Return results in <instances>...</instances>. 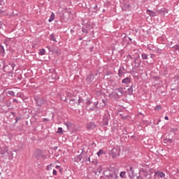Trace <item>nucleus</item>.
I'll return each instance as SVG.
<instances>
[{"instance_id": "0eeeda50", "label": "nucleus", "mask_w": 179, "mask_h": 179, "mask_svg": "<svg viewBox=\"0 0 179 179\" xmlns=\"http://www.w3.org/2000/svg\"><path fill=\"white\" fill-rule=\"evenodd\" d=\"M117 178H120V177L117 176L116 173H112L109 175L106 179H117Z\"/></svg>"}, {"instance_id": "20e7f679", "label": "nucleus", "mask_w": 179, "mask_h": 179, "mask_svg": "<svg viewBox=\"0 0 179 179\" xmlns=\"http://www.w3.org/2000/svg\"><path fill=\"white\" fill-rule=\"evenodd\" d=\"M8 147L3 146L0 147V155H5V153H8Z\"/></svg>"}, {"instance_id": "a19ab883", "label": "nucleus", "mask_w": 179, "mask_h": 179, "mask_svg": "<svg viewBox=\"0 0 179 179\" xmlns=\"http://www.w3.org/2000/svg\"><path fill=\"white\" fill-rule=\"evenodd\" d=\"M129 58H131V59H132V56L129 55Z\"/></svg>"}, {"instance_id": "b1692460", "label": "nucleus", "mask_w": 179, "mask_h": 179, "mask_svg": "<svg viewBox=\"0 0 179 179\" xmlns=\"http://www.w3.org/2000/svg\"><path fill=\"white\" fill-rule=\"evenodd\" d=\"M62 127H58L57 134H62Z\"/></svg>"}, {"instance_id": "c85d7f7f", "label": "nucleus", "mask_w": 179, "mask_h": 179, "mask_svg": "<svg viewBox=\"0 0 179 179\" xmlns=\"http://www.w3.org/2000/svg\"><path fill=\"white\" fill-rule=\"evenodd\" d=\"M134 87V85H131L130 88L128 89L129 92H134V90L132 89Z\"/></svg>"}, {"instance_id": "393cba45", "label": "nucleus", "mask_w": 179, "mask_h": 179, "mask_svg": "<svg viewBox=\"0 0 179 179\" xmlns=\"http://www.w3.org/2000/svg\"><path fill=\"white\" fill-rule=\"evenodd\" d=\"M82 31L83 33H85V34H87L89 33L86 28H83Z\"/></svg>"}, {"instance_id": "ddd939ff", "label": "nucleus", "mask_w": 179, "mask_h": 179, "mask_svg": "<svg viewBox=\"0 0 179 179\" xmlns=\"http://www.w3.org/2000/svg\"><path fill=\"white\" fill-rule=\"evenodd\" d=\"M54 19H55V15L54 14V13H52L50 17L48 20V22H50V23H51V22H52L54 20Z\"/></svg>"}, {"instance_id": "c9c22d12", "label": "nucleus", "mask_w": 179, "mask_h": 179, "mask_svg": "<svg viewBox=\"0 0 179 179\" xmlns=\"http://www.w3.org/2000/svg\"><path fill=\"white\" fill-rule=\"evenodd\" d=\"M164 120H166L167 121H169V116H165Z\"/></svg>"}, {"instance_id": "dca6fc26", "label": "nucleus", "mask_w": 179, "mask_h": 179, "mask_svg": "<svg viewBox=\"0 0 179 179\" xmlns=\"http://www.w3.org/2000/svg\"><path fill=\"white\" fill-rule=\"evenodd\" d=\"M124 70L120 69L118 71V76L121 78L124 75Z\"/></svg>"}, {"instance_id": "a878e982", "label": "nucleus", "mask_w": 179, "mask_h": 179, "mask_svg": "<svg viewBox=\"0 0 179 179\" xmlns=\"http://www.w3.org/2000/svg\"><path fill=\"white\" fill-rule=\"evenodd\" d=\"M135 64H140L139 57H136L134 60Z\"/></svg>"}, {"instance_id": "2f4dec72", "label": "nucleus", "mask_w": 179, "mask_h": 179, "mask_svg": "<svg viewBox=\"0 0 179 179\" xmlns=\"http://www.w3.org/2000/svg\"><path fill=\"white\" fill-rule=\"evenodd\" d=\"M21 120V118H20V117H17L15 118L16 122H17V121H19V120Z\"/></svg>"}, {"instance_id": "09e8293b", "label": "nucleus", "mask_w": 179, "mask_h": 179, "mask_svg": "<svg viewBox=\"0 0 179 179\" xmlns=\"http://www.w3.org/2000/svg\"><path fill=\"white\" fill-rule=\"evenodd\" d=\"M129 40L131 41H132V39L131 38H129Z\"/></svg>"}, {"instance_id": "a18cd8bd", "label": "nucleus", "mask_w": 179, "mask_h": 179, "mask_svg": "<svg viewBox=\"0 0 179 179\" xmlns=\"http://www.w3.org/2000/svg\"><path fill=\"white\" fill-rule=\"evenodd\" d=\"M95 104H96V105L99 104V102H95Z\"/></svg>"}, {"instance_id": "5701e85b", "label": "nucleus", "mask_w": 179, "mask_h": 179, "mask_svg": "<svg viewBox=\"0 0 179 179\" xmlns=\"http://www.w3.org/2000/svg\"><path fill=\"white\" fill-rule=\"evenodd\" d=\"M91 103H92V101H90V99H89V98H87V101H86L87 106H90Z\"/></svg>"}, {"instance_id": "7c9ffc66", "label": "nucleus", "mask_w": 179, "mask_h": 179, "mask_svg": "<svg viewBox=\"0 0 179 179\" xmlns=\"http://www.w3.org/2000/svg\"><path fill=\"white\" fill-rule=\"evenodd\" d=\"M136 179H143V176L140 175V176L136 177Z\"/></svg>"}, {"instance_id": "1a4fd4ad", "label": "nucleus", "mask_w": 179, "mask_h": 179, "mask_svg": "<svg viewBox=\"0 0 179 179\" xmlns=\"http://www.w3.org/2000/svg\"><path fill=\"white\" fill-rule=\"evenodd\" d=\"M127 172L129 173V174H131V176H134L135 171H134V168L132 166H129L127 169Z\"/></svg>"}, {"instance_id": "cd10ccee", "label": "nucleus", "mask_w": 179, "mask_h": 179, "mask_svg": "<svg viewBox=\"0 0 179 179\" xmlns=\"http://www.w3.org/2000/svg\"><path fill=\"white\" fill-rule=\"evenodd\" d=\"M0 5L1 6H3V5H5V1L3 0H0Z\"/></svg>"}, {"instance_id": "aec40b11", "label": "nucleus", "mask_w": 179, "mask_h": 179, "mask_svg": "<svg viewBox=\"0 0 179 179\" xmlns=\"http://www.w3.org/2000/svg\"><path fill=\"white\" fill-rule=\"evenodd\" d=\"M8 94H9V96H15V92H13L12 90H9V91H8Z\"/></svg>"}, {"instance_id": "ea45409f", "label": "nucleus", "mask_w": 179, "mask_h": 179, "mask_svg": "<svg viewBox=\"0 0 179 179\" xmlns=\"http://www.w3.org/2000/svg\"><path fill=\"white\" fill-rule=\"evenodd\" d=\"M169 142H173V140L169 139Z\"/></svg>"}, {"instance_id": "f03ea898", "label": "nucleus", "mask_w": 179, "mask_h": 179, "mask_svg": "<svg viewBox=\"0 0 179 179\" xmlns=\"http://www.w3.org/2000/svg\"><path fill=\"white\" fill-rule=\"evenodd\" d=\"M34 100L38 107H41L45 103V101L40 97H35Z\"/></svg>"}, {"instance_id": "3c124183", "label": "nucleus", "mask_w": 179, "mask_h": 179, "mask_svg": "<svg viewBox=\"0 0 179 179\" xmlns=\"http://www.w3.org/2000/svg\"><path fill=\"white\" fill-rule=\"evenodd\" d=\"M117 179H119V178H117Z\"/></svg>"}, {"instance_id": "79ce46f5", "label": "nucleus", "mask_w": 179, "mask_h": 179, "mask_svg": "<svg viewBox=\"0 0 179 179\" xmlns=\"http://www.w3.org/2000/svg\"><path fill=\"white\" fill-rule=\"evenodd\" d=\"M106 125H108V122H105Z\"/></svg>"}, {"instance_id": "4c0bfd02", "label": "nucleus", "mask_w": 179, "mask_h": 179, "mask_svg": "<svg viewBox=\"0 0 179 179\" xmlns=\"http://www.w3.org/2000/svg\"><path fill=\"white\" fill-rule=\"evenodd\" d=\"M0 29H2V22H0Z\"/></svg>"}, {"instance_id": "7ed1b4c3", "label": "nucleus", "mask_w": 179, "mask_h": 179, "mask_svg": "<svg viewBox=\"0 0 179 179\" xmlns=\"http://www.w3.org/2000/svg\"><path fill=\"white\" fill-rule=\"evenodd\" d=\"M84 152L85 150H83L82 152L74 158V162H76V163H79V162H81L83 159L82 155H83Z\"/></svg>"}, {"instance_id": "8fccbe9b", "label": "nucleus", "mask_w": 179, "mask_h": 179, "mask_svg": "<svg viewBox=\"0 0 179 179\" xmlns=\"http://www.w3.org/2000/svg\"><path fill=\"white\" fill-rule=\"evenodd\" d=\"M0 68H1V64H0Z\"/></svg>"}, {"instance_id": "9b49d317", "label": "nucleus", "mask_w": 179, "mask_h": 179, "mask_svg": "<svg viewBox=\"0 0 179 179\" xmlns=\"http://www.w3.org/2000/svg\"><path fill=\"white\" fill-rule=\"evenodd\" d=\"M147 13L152 17H155V16H156V13L150 10H147Z\"/></svg>"}, {"instance_id": "58836bf2", "label": "nucleus", "mask_w": 179, "mask_h": 179, "mask_svg": "<svg viewBox=\"0 0 179 179\" xmlns=\"http://www.w3.org/2000/svg\"><path fill=\"white\" fill-rule=\"evenodd\" d=\"M94 9H97V5L94 7Z\"/></svg>"}, {"instance_id": "c03bdc74", "label": "nucleus", "mask_w": 179, "mask_h": 179, "mask_svg": "<svg viewBox=\"0 0 179 179\" xmlns=\"http://www.w3.org/2000/svg\"><path fill=\"white\" fill-rule=\"evenodd\" d=\"M88 161L90 162V157H88Z\"/></svg>"}, {"instance_id": "39448f33", "label": "nucleus", "mask_w": 179, "mask_h": 179, "mask_svg": "<svg viewBox=\"0 0 179 179\" xmlns=\"http://www.w3.org/2000/svg\"><path fill=\"white\" fill-rule=\"evenodd\" d=\"M122 83H124V85H129V83H131V78L127 77V78H124L122 80Z\"/></svg>"}, {"instance_id": "f8f14e48", "label": "nucleus", "mask_w": 179, "mask_h": 179, "mask_svg": "<svg viewBox=\"0 0 179 179\" xmlns=\"http://www.w3.org/2000/svg\"><path fill=\"white\" fill-rule=\"evenodd\" d=\"M50 40H52V41H54L55 43H57V38H55V34H52L50 35Z\"/></svg>"}, {"instance_id": "412c9836", "label": "nucleus", "mask_w": 179, "mask_h": 179, "mask_svg": "<svg viewBox=\"0 0 179 179\" xmlns=\"http://www.w3.org/2000/svg\"><path fill=\"white\" fill-rule=\"evenodd\" d=\"M141 57H142V59H148V55H146V53H143L142 55H141Z\"/></svg>"}, {"instance_id": "f257e3e1", "label": "nucleus", "mask_w": 179, "mask_h": 179, "mask_svg": "<svg viewBox=\"0 0 179 179\" xmlns=\"http://www.w3.org/2000/svg\"><path fill=\"white\" fill-rule=\"evenodd\" d=\"M121 152V148L120 147H114L109 152V155L112 156V157H117L120 156V152Z\"/></svg>"}, {"instance_id": "423d86ee", "label": "nucleus", "mask_w": 179, "mask_h": 179, "mask_svg": "<svg viewBox=\"0 0 179 179\" xmlns=\"http://www.w3.org/2000/svg\"><path fill=\"white\" fill-rule=\"evenodd\" d=\"M155 176H158L161 178H163L166 177V174L164 172H162V171L155 172Z\"/></svg>"}, {"instance_id": "de8ad7c7", "label": "nucleus", "mask_w": 179, "mask_h": 179, "mask_svg": "<svg viewBox=\"0 0 179 179\" xmlns=\"http://www.w3.org/2000/svg\"><path fill=\"white\" fill-rule=\"evenodd\" d=\"M160 122V120H159V122H157V124H159Z\"/></svg>"}, {"instance_id": "473e14b6", "label": "nucleus", "mask_w": 179, "mask_h": 179, "mask_svg": "<svg viewBox=\"0 0 179 179\" xmlns=\"http://www.w3.org/2000/svg\"><path fill=\"white\" fill-rule=\"evenodd\" d=\"M48 121H49L48 119H47V118H43V122H48Z\"/></svg>"}, {"instance_id": "f704fd0d", "label": "nucleus", "mask_w": 179, "mask_h": 179, "mask_svg": "<svg viewBox=\"0 0 179 179\" xmlns=\"http://www.w3.org/2000/svg\"><path fill=\"white\" fill-rule=\"evenodd\" d=\"M81 101H82V99H80V98H79V99H78V106H79V104H80Z\"/></svg>"}, {"instance_id": "bb28decb", "label": "nucleus", "mask_w": 179, "mask_h": 179, "mask_svg": "<svg viewBox=\"0 0 179 179\" xmlns=\"http://www.w3.org/2000/svg\"><path fill=\"white\" fill-rule=\"evenodd\" d=\"M173 48H175V50H176V51H178V50H179V45H175L173 46Z\"/></svg>"}, {"instance_id": "e433bc0d", "label": "nucleus", "mask_w": 179, "mask_h": 179, "mask_svg": "<svg viewBox=\"0 0 179 179\" xmlns=\"http://www.w3.org/2000/svg\"><path fill=\"white\" fill-rule=\"evenodd\" d=\"M55 169H61V166H59L57 165V166H55Z\"/></svg>"}, {"instance_id": "4be33fe9", "label": "nucleus", "mask_w": 179, "mask_h": 179, "mask_svg": "<svg viewBox=\"0 0 179 179\" xmlns=\"http://www.w3.org/2000/svg\"><path fill=\"white\" fill-rule=\"evenodd\" d=\"M159 110H162V106L160 105H158L155 108V111H159Z\"/></svg>"}, {"instance_id": "6ab92c4d", "label": "nucleus", "mask_w": 179, "mask_h": 179, "mask_svg": "<svg viewBox=\"0 0 179 179\" xmlns=\"http://www.w3.org/2000/svg\"><path fill=\"white\" fill-rule=\"evenodd\" d=\"M117 90L119 93H120V94L124 93V89H122V87L117 88Z\"/></svg>"}, {"instance_id": "6e6552de", "label": "nucleus", "mask_w": 179, "mask_h": 179, "mask_svg": "<svg viewBox=\"0 0 179 179\" xmlns=\"http://www.w3.org/2000/svg\"><path fill=\"white\" fill-rule=\"evenodd\" d=\"M87 129H94L96 124L94 122H90L87 126Z\"/></svg>"}, {"instance_id": "2eb2a0df", "label": "nucleus", "mask_w": 179, "mask_h": 179, "mask_svg": "<svg viewBox=\"0 0 179 179\" xmlns=\"http://www.w3.org/2000/svg\"><path fill=\"white\" fill-rule=\"evenodd\" d=\"M39 55H45V49L42 48L39 50Z\"/></svg>"}, {"instance_id": "72a5a7b5", "label": "nucleus", "mask_w": 179, "mask_h": 179, "mask_svg": "<svg viewBox=\"0 0 179 179\" xmlns=\"http://www.w3.org/2000/svg\"><path fill=\"white\" fill-rule=\"evenodd\" d=\"M76 99L73 98V99H70V101H76Z\"/></svg>"}, {"instance_id": "f3484780", "label": "nucleus", "mask_w": 179, "mask_h": 179, "mask_svg": "<svg viewBox=\"0 0 179 179\" xmlns=\"http://www.w3.org/2000/svg\"><path fill=\"white\" fill-rule=\"evenodd\" d=\"M125 174H127V172L125 171H122L120 173V177H121V178H125Z\"/></svg>"}, {"instance_id": "c756f323", "label": "nucleus", "mask_w": 179, "mask_h": 179, "mask_svg": "<svg viewBox=\"0 0 179 179\" xmlns=\"http://www.w3.org/2000/svg\"><path fill=\"white\" fill-rule=\"evenodd\" d=\"M52 174L53 176H57V170L53 169Z\"/></svg>"}, {"instance_id": "49530a36", "label": "nucleus", "mask_w": 179, "mask_h": 179, "mask_svg": "<svg viewBox=\"0 0 179 179\" xmlns=\"http://www.w3.org/2000/svg\"><path fill=\"white\" fill-rule=\"evenodd\" d=\"M59 171H62V169H59Z\"/></svg>"}, {"instance_id": "a211bd4d", "label": "nucleus", "mask_w": 179, "mask_h": 179, "mask_svg": "<svg viewBox=\"0 0 179 179\" xmlns=\"http://www.w3.org/2000/svg\"><path fill=\"white\" fill-rule=\"evenodd\" d=\"M103 153H104V151H103L102 149H101V150H99V152H97V156H98L99 157H100V156H101V155H103Z\"/></svg>"}, {"instance_id": "9d476101", "label": "nucleus", "mask_w": 179, "mask_h": 179, "mask_svg": "<svg viewBox=\"0 0 179 179\" xmlns=\"http://www.w3.org/2000/svg\"><path fill=\"white\" fill-rule=\"evenodd\" d=\"M87 82H93L94 80V75L93 74H90L87 77Z\"/></svg>"}, {"instance_id": "37998d69", "label": "nucleus", "mask_w": 179, "mask_h": 179, "mask_svg": "<svg viewBox=\"0 0 179 179\" xmlns=\"http://www.w3.org/2000/svg\"><path fill=\"white\" fill-rule=\"evenodd\" d=\"M64 125H66V127H68V123H64Z\"/></svg>"}, {"instance_id": "4468645a", "label": "nucleus", "mask_w": 179, "mask_h": 179, "mask_svg": "<svg viewBox=\"0 0 179 179\" xmlns=\"http://www.w3.org/2000/svg\"><path fill=\"white\" fill-rule=\"evenodd\" d=\"M0 52L1 54H3V57L5 55V48L2 45H0Z\"/></svg>"}]
</instances>
